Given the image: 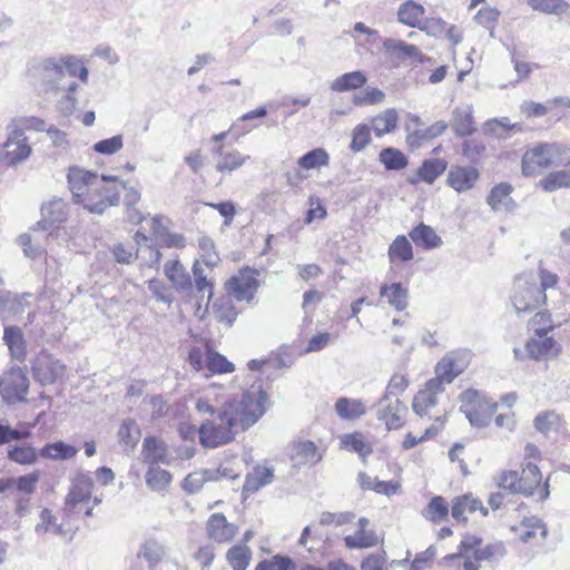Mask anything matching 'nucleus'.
<instances>
[{"instance_id": "nucleus-31", "label": "nucleus", "mask_w": 570, "mask_h": 570, "mask_svg": "<svg viewBox=\"0 0 570 570\" xmlns=\"http://www.w3.org/2000/svg\"><path fill=\"white\" fill-rule=\"evenodd\" d=\"M335 412L342 420L354 421L366 413V407L361 400L340 397L335 402Z\"/></svg>"}, {"instance_id": "nucleus-57", "label": "nucleus", "mask_w": 570, "mask_h": 570, "mask_svg": "<svg viewBox=\"0 0 570 570\" xmlns=\"http://www.w3.org/2000/svg\"><path fill=\"white\" fill-rule=\"evenodd\" d=\"M527 3L533 10L549 14H562L569 8L566 0H527Z\"/></svg>"}, {"instance_id": "nucleus-39", "label": "nucleus", "mask_w": 570, "mask_h": 570, "mask_svg": "<svg viewBox=\"0 0 570 570\" xmlns=\"http://www.w3.org/2000/svg\"><path fill=\"white\" fill-rule=\"evenodd\" d=\"M78 89V83L72 79L69 80L65 87L60 88L61 97L57 100V109L63 116H70L78 104L75 92Z\"/></svg>"}, {"instance_id": "nucleus-33", "label": "nucleus", "mask_w": 570, "mask_h": 570, "mask_svg": "<svg viewBox=\"0 0 570 570\" xmlns=\"http://www.w3.org/2000/svg\"><path fill=\"white\" fill-rule=\"evenodd\" d=\"M78 448L63 441L47 443L39 451V455L53 461H66L76 456Z\"/></svg>"}, {"instance_id": "nucleus-36", "label": "nucleus", "mask_w": 570, "mask_h": 570, "mask_svg": "<svg viewBox=\"0 0 570 570\" xmlns=\"http://www.w3.org/2000/svg\"><path fill=\"white\" fill-rule=\"evenodd\" d=\"M145 480L147 487L155 492L166 491L173 480V476L169 471L161 469L159 465L157 466H148Z\"/></svg>"}, {"instance_id": "nucleus-52", "label": "nucleus", "mask_w": 570, "mask_h": 570, "mask_svg": "<svg viewBox=\"0 0 570 570\" xmlns=\"http://www.w3.org/2000/svg\"><path fill=\"white\" fill-rule=\"evenodd\" d=\"M534 428L544 434L557 432L561 428V417L554 411L542 412L535 416Z\"/></svg>"}, {"instance_id": "nucleus-23", "label": "nucleus", "mask_w": 570, "mask_h": 570, "mask_svg": "<svg viewBox=\"0 0 570 570\" xmlns=\"http://www.w3.org/2000/svg\"><path fill=\"white\" fill-rule=\"evenodd\" d=\"M476 510H480L483 515L488 514V509L483 507L479 499L471 494L455 497L452 500L451 513L452 518L458 522H465L468 520L466 513H473Z\"/></svg>"}, {"instance_id": "nucleus-62", "label": "nucleus", "mask_w": 570, "mask_h": 570, "mask_svg": "<svg viewBox=\"0 0 570 570\" xmlns=\"http://www.w3.org/2000/svg\"><path fill=\"white\" fill-rule=\"evenodd\" d=\"M511 129L520 130L521 127L519 124H511L508 117L493 118L484 124L485 132L498 138H502L503 132Z\"/></svg>"}, {"instance_id": "nucleus-24", "label": "nucleus", "mask_w": 570, "mask_h": 570, "mask_svg": "<svg viewBox=\"0 0 570 570\" xmlns=\"http://www.w3.org/2000/svg\"><path fill=\"white\" fill-rule=\"evenodd\" d=\"M164 273L177 291L187 292L193 288L191 277L178 259L168 261L164 266Z\"/></svg>"}, {"instance_id": "nucleus-7", "label": "nucleus", "mask_w": 570, "mask_h": 570, "mask_svg": "<svg viewBox=\"0 0 570 570\" xmlns=\"http://www.w3.org/2000/svg\"><path fill=\"white\" fill-rule=\"evenodd\" d=\"M94 489V480L89 473L78 472L71 480L70 490L65 499V513L68 515H92V507H87Z\"/></svg>"}, {"instance_id": "nucleus-37", "label": "nucleus", "mask_w": 570, "mask_h": 570, "mask_svg": "<svg viewBox=\"0 0 570 570\" xmlns=\"http://www.w3.org/2000/svg\"><path fill=\"white\" fill-rule=\"evenodd\" d=\"M347 549H368L377 546L379 537L373 530L357 529L353 534L344 538Z\"/></svg>"}, {"instance_id": "nucleus-40", "label": "nucleus", "mask_w": 570, "mask_h": 570, "mask_svg": "<svg viewBox=\"0 0 570 570\" xmlns=\"http://www.w3.org/2000/svg\"><path fill=\"white\" fill-rule=\"evenodd\" d=\"M3 340L13 357L21 360L26 355V343L21 330L17 326H6Z\"/></svg>"}, {"instance_id": "nucleus-58", "label": "nucleus", "mask_w": 570, "mask_h": 570, "mask_svg": "<svg viewBox=\"0 0 570 570\" xmlns=\"http://www.w3.org/2000/svg\"><path fill=\"white\" fill-rule=\"evenodd\" d=\"M38 452L31 445L16 446L8 452V458L19 464L31 465L38 460Z\"/></svg>"}, {"instance_id": "nucleus-46", "label": "nucleus", "mask_w": 570, "mask_h": 570, "mask_svg": "<svg viewBox=\"0 0 570 570\" xmlns=\"http://www.w3.org/2000/svg\"><path fill=\"white\" fill-rule=\"evenodd\" d=\"M215 480V471L200 470L189 473L183 481L181 488L188 493L198 492L207 481Z\"/></svg>"}, {"instance_id": "nucleus-4", "label": "nucleus", "mask_w": 570, "mask_h": 570, "mask_svg": "<svg viewBox=\"0 0 570 570\" xmlns=\"http://www.w3.org/2000/svg\"><path fill=\"white\" fill-rule=\"evenodd\" d=\"M558 276L541 268L538 278L530 273H523L514 278L511 302L518 313L533 311L547 299L546 292L554 288Z\"/></svg>"}, {"instance_id": "nucleus-45", "label": "nucleus", "mask_w": 570, "mask_h": 570, "mask_svg": "<svg viewBox=\"0 0 570 570\" xmlns=\"http://www.w3.org/2000/svg\"><path fill=\"white\" fill-rule=\"evenodd\" d=\"M330 156L323 148H315L298 158L297 165L303 169H318L328 166Z\"/></svg>"}, {"instance_id": "nucleus-9", "label": "nucleus", "mask_w": 570, "mask_h": 570, "mask_svg": "<svg viewBox=\"0 0 570 570\" xmlns=\"http://www.w3.org/2000/svg\"><path fill=\"white\" fill-rule=\"evenodd\" d=\"M259 271L243 268L227 282V292L236 301L249 302L259 287Z\"/></svg>"}, {"instance_id": "nucleus-15", "label": "nucleus", "mask_w": 570, "mask_h": 570, "mask_svg": "<svg viewBox=\"0 0 570 570\" xmlns=\"http://www.w3.org/2000/svg\"><path fill=\"white\" fill-rule=\"evenodd\" d=\"M383 48L386 53L400 62L422 63L425 60L424 55L416 46L410 45L403 40L393 38L385 39Z\"/></svg>"}, {"instance_id": "nucleus-54", "label": "nucleus", "mask_w": 570, "mask_h": 570, "mask_svg": "<svg viewBox=\"0 0 570 570\" xmlns=\"http://www.w3.org/2000/svg\"><path fill=\"white\" fill-rule=\"evenodd\" d=\"M207 370L213 374L232 373L235 366L224 355L207 348Z\"/></svg>"}, {"instance_id": "nucleus-55", "label": "nucleus", "mask_w": 570, "mask_h": 570, "mask_svg": "<svg viewBox=\"0 0 570 570\" xmlns=\"http://www.w3.org/2000/svg\"><path fill=\"white\" fill-rule=\"evenodd\" d=\"M507 554V549L503 542L495 541L487 544L474 551L475 561H498Z\"/></svg>"}, {"instance_id": "nucleus-25", "label": "nucleus", "mask_w": 570, "mask_h": 570, "mask_svg": "<svg viewBox=\"0 0 570 570\" xmlns=\"http://www.w3.org/2000/svg\"><path fill=\"white\" fill-rule=\"evenodd\" d=\"M451 127L456 136L472 135L475 131L472 106L456 107L452 112Z\"/></svg>"}, {"instance_id": "nucleus-48", "label": "nucleus", "mask_w": 570, "mask_h": 570, "mask_svg": "<svg viewBox=\"0 0 570 570\" xmlns=\"http://www.w3.org/2000/svg\"><path fill=\"white\" fill-rule=\"evenodd\" d=\"M220 386H209L205 390L204 395L198 397L195 403V409L200 414H214L215 413V404L219 402V391Z\"/></svg>"}, {"instance_id": "nucleus-28", "label": "nucleus", "mask_w": 570, "mask_h": 570, "mask_svg": "<svg viewBox=\"0 0 570 570\" xmlns=\"http://www.w3.org/2000/svg\"><path fill=\"white\" fill-rule=\"evenodd\" d=\"M380 295L386 298L389 305L396 311L402 312L407 307L409 291L401 283H393L391 285H382Z\"/></svg>"}, {"instance_id": "nucleus-5", "label": "nucleus", "mask_w": 570, "mask_h": 570, "mask_svg": "<svg viewBox=\"0 0 570 570\" xmlns=\"http://www.w3.org/2000/svg\"><path fill=\"white\" fill-rule=\"evenodd\" d=\"M460 411L465 415L472 426H487L494 412L497 411V402L487 397L482 392L468 389L459 395Z\"/></svg>"}, {"instance_id": "nucleus-43", "label": "nucleus", "mask_w": 570, "mask_h": 570, "mask_svg": "<svg viewBox=\"0 0 570 570\" xmlns=\"http://www.w3.org/2000/svg\"><path fill=\"white\" fill-rule=\"evenodd\" d=\"M389 258L391 263L409 262L413 258L412 246L405 236H397L393 240L389 248Z\"/></svg>"}, {"instance_id": "nucleus-60", "label": "nucleus", "mask_w": 570, "mask_h": 570, "mask_svg": "<svg viewBox=\"0 0 570 570\" xmlns=\"http://www.w3.org/2000/svg\"><path fill=\"white\" fill-rule=\"evenodd\" d=\"M385 94L374 87H366L363 91L357 92L353 96V104L355 106H372L383 102Z\"/></svg>"}, {"instance_id": "nucleus-27", "label": "nucleus", "mask_w": 570, "mask_h": 570, "mask_svg": "<svg viewBox=\"0 0 570 570\" xmlns=\"http://www.w3.org/2000/svg\"><path fill=\"white\" fill-rule=\"evenodd\" d=\"M547 334L537 335L527 343V351L531 358L540 360L556 356L559 352L556 341L547 337Z\"/></svg>"}, {"instance_id": "nucleus-13", "label": "nucleus", "mask_w": 570, "mask_h": 570, "mask_svg": "<svg viewBox=\"0 0 570 570\" xmlns=\"http://www.w3.org/2000/svg\"><path fill=\"white\" fill-rule=\"evenodd\" d=\"M32 372L36 381L40 384H52L63 375L65 365L51 354L41 352L32 363Z\"/></svg>"}, {"instance_id": "nucleus-14", "label": "nucleus", "mask_w": 570, "mask_h": 570, "mask_svg": "<svg viewBox=\"0 0 570 570\" xmlns=\"http://www.w3.org/2000/svg\"><path fill=\"white\" fill-rule=\"evenodd\" d=\"M323 459V451L309 440L294 442L291 446L289 460L294 468H312Z\"/></svg>"}, {"instance_id": "nucleus-50", "label": "nucleus", "mask_w": 570, "mask_h": 570, "mask_svg": "<svg viewBox=\"0 0 570 570\" xmlns=\"http://www.w3.org/2000/svg\"><path fill=\"white\" fill-rule=\"evenodd\" d=\"M449 514V504L443 497H434L423 511V517L432 522H441Z\"/></svg>"}, {"instance_id": "nucleus-18", "label": "nucleus", "mask_w": 570, "mask_h": 570, "mask_svg": "<svg viewBox=\"0 0 570 570\" xmlns=\"http://www.w3.org/2000/svg\"><path fill=\"white\" fill-rule=\"evenodd\" d=\"M213 153L216 159L215 168L222 174H230L237 170L250 158L237 149L226 150L223 145L215 146Z\"/></svg>"}, {"instance_id": "nucleus-41", "label": "nucleus", "mask_w": 570, "mask_h": 570, "mask_svg": "<svg viewBox=\"0 0 570 570\" xmlns=\"http://www.w3.org/2000/svg\"><path fill=\"white\" fill-rule=\"evenodd\" d=\"M399 115L395 109H386L372 120V127L377 137L392 132L397 125Z\"/></svg>"}, {"instance_id": "nucleus-21", "label": "nucleus", "mask_w": 570, "mask_h": 570, "mask_svg": "<svg viewBox=\"0 0 570 570\" xmlns=\"http://www.w3.org/2000/svg\"><path fill=\"white\" fill-rule=\"evenodd\" d=\"M396 16L397 21L409 28H429V26H422V22L425 19L424 7L414 0L403 1L399 6Z\"/></svg>"}, {"instance_id": "nucleus-30", "label": "nucleus", "mask_w": 570, "mask_h": 570, "mask_svg": "<svg viewBox=\"0 0 570 570\" xmlns=\"http://www.w3.org/2000/svg\"><path fill=\"white\" fill-rule=\"evenodd\" d=\"M410 237L416 246L424 249H434L442 244V239L435 230L423 223L410 232Z\"/></svg>"}, {"instance_id": "nucleus-8", "label": "nucleus", "mask_w": 570, "mask_h": 570, "mask_svg": "<svg viewBox=\"0 0 570 570\" xmlns=\"http://www.w3.org/2000/svg\"><path fill=\"white\" fill-rule=\"evenodd\" d=\"M32 148L23 129L14 128L9 134L4 144L0 147V160L8 167H13L27 160Z\"/></svg>"}, {"instance_id": "nucleus-32", "label": "nucleus", "mask_w": 570, "mask_h": 570, "mask_svg": "<svg viewBox=\"0 0 570 570\" xmlns=\"http://www.w3.org/2000/svg\"><path fill=\"white\" fill-rule=\"evenodd\" d=\"M274 480V471L271 468L257 465L246 475L243 491L254 493L262 487L272 483Z\"/></svg>"}, {"instance_id": "nucleus-38", "label": "nucleus", "mask_w": 570, "mask_h": 570, "mask_svg": "<svg viewBox=\"0 0 570 570\" xmlns=\"http://www.w3.org/2000/svg\"><path fill=\"white\" fill-rule=\"evenodd\" d=\"M544 191L552 193L562 188H570V168L549 173L538 183Z\"/></svg>"}, {"instance_id": "nucleus-49", "label": "nucleus", "mask_w": 570, "mask_h": 570, "mask_svg": "<svg viewBox=\"0 0 570 570\" xmlns=\"http://www.w3.org/2000/svg\"><path fill=\"white\" fill-rule=\"evenodd\" d=\"M522 487V493L531 495L541 482V473L539 468L533 463H528L519 476Z\"/></svg>"}, {"instance_id": "nucleus-16", "label": "nucleus", "mask_w": 570, "mask_h": 570, "mask_svg": "<svg viewBox=\"0 0 570 570\" xmlns=\"http://www.w3.org/2000/svg\"><path fill=\"white\" fill-rule=\"evenodd\" d=\"M141 456L144 463L148 466L169 465L173 461L167 444L161 439L155 436L144 440Z\"/></svg>"}, {"instance_id": "nucleus-6", "label": "nucleus", "mask_w": 570, "mask_h": 570, "mask_svg": "<svg viewBox=\"0 0 570 570\" xmlns=\"http://www.w3.org/2000/svg\"><path fill=\"white\" fill-rule=\"evenodd\" d=\"M564 151L563 146L559 144H540L527 150L522 157V174L524 176H535L551 166H561L570 164L561 156Z\"/></svg>"}, {"instance_id": "nucleus-56", "label": "nucleus", "mask_w": 570, "mask_h": 570, "mask_svg": "<svg viewBox=\"0 0 570 570\" xmlns=\"http://www.w3.org/2000/svg\"><path fill=\"white\" fill-rule=\"evenodd\" d=\"M118 438L125 446L134 449L140 438V430L137 423L134 420H125L119 426Z\"/></svg>"}, {"instance_id": "nucleus-11", "label": "nucleus", "mask_w": 570, "mask_h": 570, "mask_svg": "<svg viewBox=\"0 0 570 570\" xmlns=\"http://www.w3.org/2000/svg\"><path fill=\"white\" fill-rule=\"evenodd\" d=\"M468 353L465 352H451L444 355L435 366V377L431 379L436 381L439 385L445 386L459 376L468 366Z\"/></svg>"}, {"instance_id": "nucleus-22", "label": "nucleus", "mask_w": 570, "mask_h": 570, "mask_svg": "<svg viewBox=\"0 0 570 570\" xmlns=\"http://www.w3.org/2000/svg\"><path fill=\"white\" fill-rule=\"evenodd\" d=\"M42 219L39 225H42L43 229L55 227L67 220L68 206L67 203L61 198H53L41 207Z\"/></svg>"}, {"instance_id": "nucleus-17", "label": "nucleus", "mask_w": 570, "mask_h": 570, "mask_svg": "<svg viewBox=\"0 0 570 570\" xmlns=\"http://www.w3.org/2000/svg\"><path fill=\"white\" fill-rule=\"evenodd\" d=\"M444 392V387L436 381L429 380L424 389L420 390L413 399V410L420 415L429 414V410L438 403V396Z\"/></svg>"}, {"instance_id": "nucleus-3", "label": "nucleus", "mask_w": 570, "mask_h": 570, "mask_svg": "<svg viewBox=\"0 0 570 570\" xmlns=\"http://www.w3.org/2000/svg\"><path fill=\"white\" fill-rule=\"evenodd\" d=\"M30 83L40 92L59 94L70 80L78 78L88 82L89 72L85 63L75 56L46 58L30 65L27 72Z\"/></svg>"}, {"instance_id": "nucleus-20", "label": "nucleus", "mask_w": 570, "mask_h": 570, "mask_svg": "<svg viewBox=\"0 0 570 570\" xmlns=\"http://www.w3.org/2000/svg\"><path fill=\"white\" fill-rule=\"evenodd\" d=\"M238 527L227 521L223 513H214L207 521V534L216 542H229L236 535Z\"/></svg>"}, {"instance_id": "nucleus-19", "label": "nucleus", "mask_w": 570, "mask_h": 570, "mask_svg": "<svg viewBox=\"0 0 570 570\" xmlns=\"http://www.w3.org/2000/svg\"><path fill=\"white\" fill-rule=\"evenodd\" d=\"M480 174L475 167L472 166H451L446 183L458 193H463L471 189L478 180Z\"/></svg>"}, {"instance_id": "nucleus-59", "label": "nucleus", "mask_w": 570, "mask_h": 570, "mask_svg": "<svg viewBox=\"0 0 570 570\" xmlns=\"http://www.w3.org/2000/svg\"><path fill=\"white\" fill-rule=\"evenodd\" d=\"M341 445L352 452L366 456L370 454L371 449L365 443L364 438L360 433L344 434L341 436Z\"/></svg>"}, {"instance_id": "nucleus-10", "label": "nucleus", "mask_w": 570, "mask_h": 570, "mask_svg": "<svg viewBox=\"0 0 570 570\" xmlns=\"http://www.w3.org/2000/svg\"><path fill=\"white\" fill-rule=\"evenodd\" d=\"M29 390V380L20 367L11 368L0 379V394L8 403L21 402Z\"/></svg>"}, {"instance_id": "nucleus-63", "label": "nucleus", "mask_w": 570, "mask_h": 570, "mask_svg": "<svg viewBox=\"0 0 570 570\" xmlns=\"http://www.w3.org/2000/svg\"><path fill=\"white\" fill-rule=\"evenodd\" d=\"M124 147V138L121 135L102 139L94 144L92 150L101 155H115Z\"/></svg>"}, {"instance_id": "nucleus-61", "label": "nucleus", "mask_w": 570, "mask_h": 570, "mask_svg": "<svg viewBox=\"0 0 570 570\" xmlns=\"http://www.w3.org/2000/svg\"><path fill=\"white\" fill-rule=\"evenodd\" d=\"M525 530L520 535L521 541L529 542L532 538L537 535V532L540 533L541 538L544 539L547 537V527L546 524L538 519L537 517L525 518L522 522Z\"/></svg>"}, {"instance_id": "nucleus-35", "label": "nucleus", "mask_w": 570, "mask_h": 570, "mask_svg": "<svg viewBox=\"0 0 570 570\" xmlns=\"http://www.w3.org/2000/svg\"><path fill=\"white\" fill-rule=\"evenodd\" d=\"M193 275L197 293L199 294V305L206 299V305L213 297V283L208 279V274L202 263L196 261L193 265Z\"/></svg>"}, {"instance_id": "nucleus-44", "label": "nucleus", "mask_w": 570, "mask_h": 570, "mask_svg": "<svg viewBox=\"0 0 570 570\" xmlns=\"http://www.w3.org/2000/svg\"><path fill=\"white\" fill-rule=\"evenodd\" d=\"M226 559L234 570H246L252 559V551L246 544H237L227 551Z\"/></svg>"}, {"instance_id": "nucleus-1", "label": "nucleus", "mask_w": 570, "mask_h": 570, "mask_svg": "<svg viewBox=\"0 0 570 570\" xmlns=\"http://www.w3.org/2000/svg\"><path fill=\"white\" fill-rule=\"evenodd\" d=\"M268 404L261 381H254L240 395L228 394L218 415L200 425V443L206 448H216L230 442L235 436V428L240 425L245 430L254 425L264 415Z\"/></svg>"}, {"instance_id": "nucleus-47", "label": "nucleus", "mask_w": 570, "mask_h": 570, "mask_svg": "<svg viewBox=\"0 0 570 570\" xmlns=\"http://www.w3.org/2000/svg\"><path fill=\"white\" fill-rule=\"evenodd\" d=\"M481 542L482 539L480 537L466 533L461 540L459 552L446 556L444 560L449 564H454L456 561L463 559V557L469 552H472V557L474 558V551L475 549H480Z\"/></svg>"}, {"instance_id": "nucleus-53", "label": "nucleus", "mask_w": 570, "mask_h": 570, "mask_svg": "<svg viewBox=\"0 0 570 570\" xmlns=\"http://www.w3.org/2000/svg\"><path fill=\"white\" fill-rule=\"evenodd\" d=\"M165 556V548L161 543L156 540H147L140 548L138 557H142L149 564L155 567L158 564Z\"/></svg>"}, {"instance_id": "nucleus-42", "label": "nucleus", "mask_w": 570, "mask_h": 570, "mask_svg": "<svg viewBox=\"0 0 570 570\" xmlns=\"http://www.w3.org/2000/svg\"><path fill=\"white\" fill-rule=\"evenodd\" d=\"M511 191L512 186L510 184L501 183L491 189L489 196L487 197V203L493 210L508 208L509 204L512 202L510 198Z\"/></svg>"}, {"instance_id": "nucleus-51", "label": "nucleus", "mask_w": 570, "mask_h": 570, "mask_svg": "<svg viewBox=\"0 0 570 570\" xmlns=\"http://www.w3.org/2000/svg\"><path fill=\"white\" fill-rule=\"evenodd\" d=\"M380 161L387 170H400L406 167L407 158L399 149L389 147L380 153Z\"/></svg>"}, {"instance_id": "nucleus-26", "label": "nucleus", "mask_w": 570, "mask_h": 570, "mask_svg": "<svg viewBox=\"0 0 570 570\" xmlns=\"http://www.w3.org/2000/svg\"><path fill=\"white\" fill-rule=\"evenodd\" d=\"M446 169V161L441 158L426 159L419 167L416 176L410 177L409 183L416 185L420 181L434 183Z\"/></svg>"}, {"instance_id": "nucleus-64", "label": "nucleus", "mask_w": 570, "mask_h": 570, "mask_svg": "<svg viewBox=\"0 0 570 570\" xmlns=\"http://www.w3.org/2000/svg\"><path fill=\"white\" fill-rule=\"evenodd\" d=\"M295 564L289 557L276 554L271 559H265L256 566V570H291Z\"/></svg>"}, {"instance_id": "nucleus-29", "label": "nucleus", "mask_w": 570, "mask_h": 570, "mask_svg": "<svg viewBox=\"0 0 570 570\" xmlns=\"http://www.w3.org/2000/svg\"><path fill=\"white\" fill-rule=\"evenodd\" d=\"M367 81L366 75L361 70L345 72L336 77L330 85L335 92H345L362 88Z\"/></svg>"}, {"instance_id": "nucleus-2", "label": "nucleus", "mask_w": 570, "mask_h": 570, "mask_svg": "<svg viewBox=\"0 0 570 570\" xmlns=\"http://www.w3.org/2000/svg\"><path fill=\"white\" fill-rule=\"evenodd\" d=\"M73 200L92 214H102L109 206L119 204L117 176L100 177L79 166H71L67 174Z\"/></svg>"}, {"instance_id": "nucleus-12", "label": "nucleus", "mask_w": 570, "mask_h": 570, "mask_svg": "<svg viewBox=\"0 0 570 570\" xmlns=\"http://www.w3.org/2000/svg\"><path fill=\"white\" fill-rule=\"evenodd\" d=\"M376 406L377 420L384 422L389 430H397L403 426L407 407L399 397L383 395Z\"/></svg>"}, {"instance_id": "nucleus-34", "label": "nucleus", "mask_w": 570, "mask_h": 570, "mask_svg": "<svg viewBox=\"0 0 570 570\" xmlns=\"http://www.w3.org/2000/svg\"><path fill=\"white\" fill-rule=\"evenodd\" d=\"M23 297L11 292L0 291V320L7 322L24 311Z\"/></svg>"}]
</instances>
